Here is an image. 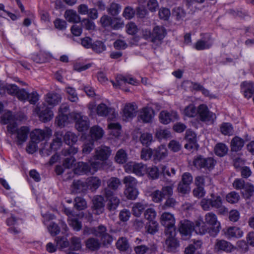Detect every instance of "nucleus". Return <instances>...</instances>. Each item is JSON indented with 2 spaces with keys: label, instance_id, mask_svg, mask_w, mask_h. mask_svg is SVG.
<instances>
[{
  "label": "nucleus",
  "instance_id": "51",
  "mask_svg": "<svg viewBox=\"0 0 254 254\" xmlns=\"http://www.w3.org/2000/svg\"><path fill=\"white\" fill-rule=\"evenodd\" d=\"M65 91L68 94V98L71 102H75L78 100L75 90L73 88L67 87L65 88Z\"/></svg>",
  "mask_w": 254,
  "mask_h": 254
},
{
  "label": "nucleus",
  "instance_id": "1",
  "mask_svg": "<svg viewBox=\"0 0 254 254\" xmlns=\"http://www.w3.org/2000/svg\"><path fill=\"white\" fill-rule=\"evenodd\" d=\"M221 229L220 223L217 216L213 212L207 213L204 218H199L196 221V233L204 235L208 233L210 236L215 237L219 232Z\"/></svg>",
  "mask_w": 254,
  "mask_h": 254
},
{
  "label": "nucleus",
  "instance_id": "36",
  "mask_svg": "<svg viewBox=\"0 0 254 254\" xmlns=\"http://www.w3.org/2000/svg\"><path fill=\"white\" fill-rule=\"evenodd\" d=\"M85 245L91 251H95L99 249L100 243L97 239L90 238L86 240Z\"/></svg>",
  "mask_w": 254,
  "mask_h": 254
},
{
  "label": "nucleus",
  "instance_id": "59",
  "mask_svg": "<svg viewBox=\"0 0 254 254\" xmlns=\"http://www.w3.org/2000/svg\"><path fill=\"white\" fill-rule=\"evenodd\" d=\"M93 140L86 141L83 145L82 152L84 154H89L93 150L94 145Z\"/></svg>",
  "mask_w": 254,
  "mask_h": 254
},
{
  "label": "nucleus",
  "instance_id": "64",
  "mask_svg": "<svg viewBox=\"0 0 254 254\" xmlns=\"http://www.w3.org/2000/svg\"><path fill=\"white\" fill-rule=\"evenodd\" d=\"M240 198L239 194L235 191L228 193L226 196V200L231 203H235L238 201Z\"/></svg>",
  "mask_w": 254,
  "mask_h": 254
},
{
  "label": "nucleus",
  "instance_id": "50",
  "mask_svg": "<svg viewBox=\"0 0 254 254\" xmlns=\"http://www.w3.org/2000/svg\"><path fill=\"white\" fill-rule=\"evenodd\" d=\"M167 155V151L164 146L161 145L156 150L155 157L157 159H162Z\"/></svg>",
  "mask_w": 254,
  "mask_h": 254
},
{
  "label": "nucleus",
  "instance_id": "63",
  "mask_svg": "<svg viewBox=\"0 0 254 254\" xmlns=\"http://www.w3.org/2000/svg\"><path fill=\"white\" fill-rule=\"evenodd\" d=\"M144 215L146 219L152 221L155 219L156 213L154 209L148 208L145 211Z\"/></svg>",
  "mask_w": 254,
  "mask_h": 254
},
{
  "label": "nucleus",
  "instance_id": "17",
  "mask_svg": "<svg viewBox=\"0 0 254 254\" xmlns=\"http://www.w3.org/2000/svg\"><path fill=\"white\" fill-rule=\"evenodd\" d=\"M110 153L111 150L109 147L106 146H101L96 149L94 159L95 160L104 161L108 158Z\"/></svg>",
  "mask_w": 254,
  "mask_h": 254
},
{
  "label": "nucleus",
  "instance_id": "57",
  "mask_svg": "<svg viewBox=\"0 0 254 254\" xmlns=\"http://www.w3.org/2000/svg\"><path fill=\"white\" fill-rule=\"evenodd\" d=\"M74 207L78 210H83L86 207L85 200L80 197H76L75 199Z\"/></svg>",
  "mask_w": 254,
  "mask_h": 254
},
{
  "label": "nucleus",
  "instance_id": "4",
  "mask_svg": "<svg viewBox=\"0 0 254 254\" xmlns=\"http://www.w3.org/2000/svg\"><path fill=\"white\" fill-rule=\"evenodd\" d=\"M178 229L182 238L184 240H189L192 231L196 232V222L194 225L192 222L188 220H182L180 222Z\"/></svg>",
  "mask_w": 254,
  "mask_h": 254
},
{
  "label": "nucleus",
  "instance_id": "45",
  "mask_svg": "<svg viewBox=\"0 0 254 254\" xmlns=\"http://www.w3.org/2000/svg\"><path fill=\"white\" fill-rule=\"evenodd\" d=\"M77 138L76 134L71 131H67L64 135V140L67 144L75 143Z\"/></svg>",
  "mask_w": 254,
  "mask_h": 254
},
{
  "label": "nucleus",
  "instance_id": "60",
  "mask_svg": "<svg viewBox=\"0 0 254 254\" xmlns=\"http://www.w3.org/2000/svg\"><path fill=\"white\" fill-rule=\"evenodd\" d=\"M135 14V11L132 7L130 6H127L125 8L123 16L126 19H130L132 18Z\"/></svg>",
  "mask_w": 254,
  "mask_h": 254
},
{
  "label": "nucleus",
  "instance_id": "7",
  "mask_svg": "<svg viewBox=\"0 0 254 254\" xmlns=\"http://www.w3.org/2000/svg\"><path fill=\"white\" fill-rule=\"evenodd\" d=\"M193 165L198 169H212L215 164V161L212 158H205L201 156H197L193 159Z\"/></svg>",
  "mask_w": 254,
  "mask_h": 254
},
{
  "label": "nucleus",
  "instance_id": "56",
  "mask_svg": "<svg viewBox=\"0 0 254 254\" xmlns=\"http://www.w3.org/2000/svg\"><path fill=\"white\" fill-rule=\"evenodd\" d=\"M100 21L103 27H107L111 26L114 21L111 17L107 15H104L101 17Z\"/></svg>",
  "mask_w": 254,
  "mask_h": 254
},
{
  "label": "nucleus",
  "instance_id": "48",
  "mask_svg": "<svg viewBox=\"0 0 254 254\" xmlns=\"http://www.w3.org/2000/svg\"><path fill=\"white\" fill-rule=\"evenodd\" d=\"M117 248L122 251H126L129 247L127 239L122 237L120 238L116 243Z\"/></svg>",
  "mask_w": 254,
  "mask_h": 254
},
{
  "label": "nucleus",
  "instance_id": "21",
  "mask_svg": "<svg viewBox=\"0 0 254 254\" xmlns=\"http://www.w3.org/2000/svg\"><path fill=\"white\" fill-rule=\"evenodd\" d=\"M61 100L60 95L55 92H50L46 94L44 103L53 108L56 106L61 101Z\"/></svg>",
  "mask_w": 254,
  "mask_h": 254
},
{
  "label": "nucleus",
  "instance_id": "32",
  "mask_svg": "<svg viewBox=\"0 0 254 254\" xmlns=\"http://www.w3.org/2000/svg\"><path fill=\"white\" fill-rule=\"evenodd\" d=\"M244 141L238 136L234 137L231 142V150L237 152L240 150L243 147Z\"/></svg>",
  "mask_w": 254,
  "mask_h": 254
},
{
  "label": "nucleus",
  "instance_id": "19",
  "mask_svg": "<svg viewBox=\"0 0 254 254\" xmlns=\"http://www.w3.org/2000/svg\"><path fill=\"white\" fill-rule=\"evenodd\" d=\"M167 34L165 28L162 26H156L152 31L153 38L151 42L159 43L165 37Z\"/></svg>",
  "mask_w": 254,
  "mask_h": 254
},
{
  "label": "nucleus",
  "instance_id": "11",
  "mask_svg": "<svg viewBox=\"0 0 254 254\" xmlns=\"http://www.w3.org/2000/svg\"><path fill=\"white\" fill-rule=\"evenodd\" d=\"M0 123L4 125L8 124L7 129L9 132L12 134L15 132L17 125L12 112L8 111L5 113L1 117Z\"/></svg>",
  "mask_w": 254,
  "mask_h": 254
},
{
  "label": "nucleus",
  "instance_id": "12",
  "mask_svg": "<svg viewBox=\"0 0 254 254\" xmlns=\"http://www.w3.org/2000/svg\"><path fill=\"white\" fill-rule=\"evenodd\" d=\"M197 113L200 120L202 122H213L216 118L215 114L210 112L207 107L204 104L198 106Z\"/></svg>",
  "mask_w": 254,
  "mask_h": 254
},
{
  "label": "nucleus",
  "instance_id": "24",
  "mask_svg": "<svg viewBox=\"0 0 254 254\" xmlns=\"http://www.w3.org/2000/svg\"><path fill=\"white\" fill-rule=\"evenodd\" d=\"M225 236L228 239L232 238H240L243 235V232L237 227L228 228L224 232Z\"/></svg>",
  "mask_w": 254,
  "mask_h": 254
},
{
  "label": "nucleus",
  "instance_id": "42",
  "mask_svg": "<svg viewBox=\"0 0 254 254\" xmlns=\"http://www.w3.org/2000/svg\"><path fill=\"white\" fill-rule=\"evenodd\" d=\"M212 45V42L210 39L206 41L200 40L196 43L195 48L197 50H202L209 48Z\"/></svg>",
  "mask_w": 254,
  "mask_h": 254
},
{
  "label": "nucleus",
  "instance_id": "22",
  "mask_svg": "<svg viewBox=\"0 0 254 254\" xmlns=\"http://www.w3.org/2000/svg\"><path fill=\"white\" fill-rule=\"evenodd\" d=\"M29 131L30 129L27 127H21L19 129L16 127L15 132H16V137L19 144H22L27 140Z\"/></svg>",
  "mask_w": 254,
  "mask_h": 254
},
{
  "label": "nucleus",
  "instance_id": "9",
  "mask_svg": "<svg viewBox=\"0 0 254 254\" xmlns=\"http://www.w3.org/2000/svg\"><path fill=\"white\" fill-rule=\"evenodd\" d=\"M103 194L108 201L107 209L110 211L115 210L120 203V199L115 195L113 190H110L108 189H104Z\"/></svg>",
  "mask_w": 254,
  "mask_h": 254
},
{
  "label": "nucleus",
  "instance_id": "34",
  "mask_svg": "<svg viewBox=\"0 0 254 254\" xmlns=\"http://www.w3.org/2000/svg\"><path fill=\"white\" fill-rule=\"evenodd\" d=\"M94 235L107 240L108 242L111 241V237L106 233V229L104 226L100 225L97 229L94 228Z\"/></svg>",
  "mask_w": 254,
  "mask_h": 254
},
{
  "label": "nucleus",
  "instance_id": "40",
  "mask_svg": "<svg viewBox=\"0 0 254 254\" xmlns=\"http://www.w3.org/2000/svg\"><path fill=\"white\" fill-rule=\"evenodd\" d=\"M220 131L224 135H231L234 132L233 127L230 123H223L220 126Z\"/></svg>",
  "mask_w": 254,
  "mask_h": 254
},
{
  "label": "nucleus",
  "instance_id": "49",
  "mask_svg": "<svg viewBox=\"0 0 254 254\" xmlns=\"http://www.w3.org/2000/svg\"><path fill=\"white\" fill-rule=\"evenodd\" d=\"M138 190L136 188L125 189V194L127 197L129 199H135L138 195Z\"/></svg>",
  "mask_w": 254,
  "mask_h": 254
},
{
  "label": "nucleus",
  "instance_id": "58",
  "mask_svg": "<svg viewBox=\"0 0 254 254\" xmlns=\"http://www.w3.org/2000/svg\"><path fill=\"white\" fill-rule=\"evenodd\" d=\"M71 247L75 251H78L81 248L82 244L79 237H72L70 239Z\"/></svg>",
  "mask_w": 254,
  "mask_h": 254
},
{
  "label": "nucleus",
  "instance_id": "10",
  "mask_svg": "<svg viewBox=\"0 0 254 254\" xmlns=\"http://www.w3.org/2000/svg\"><path fill=\"white\" fill-rule=\"evenodd\" d=\"M175 219L174 215L169 212H164L160 217L161 224L166 227L165 233L176 231Z\"/></svg>",
  "mask_w": 254,
  "mask_h": 254
},
{
  "label": "nucleus",
  "instance_id": "28",
  "mask_svg": "<svg viewBox=\"0 0 254 254\" xmlns=\"http://www.w3.org/2000/svg\"><path fill=\"white\" fill-rule=\"evenodd\" d=\"M72 191L75 193H81L85 191L88 189L86 182L74 180L72 184Z\"/></svg>",
  "mask_w": 254,
  "mask_h": 254
},
{
  "label": "nucleus",
  "instance_id": "62",
  "mask_svg": "<svg viewBox=\"0 0 254 254\" xmlns=\"http://www.w3.org/2000/svg\"><path fill=\"white\" fill-rule=\"evenodd\" d=\"M126 27L127 33L130 35L135 34L138 30V29L136 24L132 22L127 23L126 25Z\"/></svg>",
  "mask_w": 254,
  "mask_h": 254
},
{
  "label": "nucleus",
  "instance_id": "29",
  "mask_svg": "<svg viewBox=\"0 0 254 254\" xmlns=\"http://www.w3.org/2000/svg\"><path fill=\"white\" fill-rule=\"evenodd\" d=\"M86 184L87 189L93 191L96 190L101 186V181L97 177H90L87 179Z\"/></svg>",
  "mask_w": 254,
  "mask_h": 254
},
{
  "label": "nucleus",
  "instance_id": "55",
  "mask_svg": "<svg viewBox=\"0 0 254 254\" xmlns=\"http://www.w3.org/2000/svg\"><path fill=\"white\" fill-rule=\"evenodd\" d=\"M127 77L124 76L121 74H119L116 76V82L113 81H112L111 82H112L114 86L117 87L126 84L127 81Z\"/></svg>",
  "mask_w": 254,
  "mask_h": 254
},
{
  "label": "nucleus",
  "instance_id": "39",
  "mask_svg": "<svg viewBox=\"0 0 254 254\" xmlns=\"http://www.w3.org/2000/svg\"><path fill=\"white\" fill-rule=\"evenodd\" d=\"M215 154L219 156L222 157L226 155L228 151L227 146L223 143H217L215 147Z\"/></svg>",
  "mask_w": 254,
  "mask_h": 254
},
{
  "label": "nucleus",
  "instance_id": "52",
  "mask_svg": "<svg viewBox=\"0 0 254 254\" xmlns=\"http://www.w3.org/2000/svg\"><path fill=\"white\" fill-rule=\"evenodd\" d=\"M171 133L169 130L159 128L156 130L155 135L159 139L167 138L170 136Z\"/></svg>",
  "mask_w": 254,
  "mask_h": 254
},
{
  "label": "nucleus",
  "instance_id": "46",
  "mask_svg": "<svg viewBox=\"0 0 254 254\" xmlns=\"http://www.w3.org/2000/svg\"><path fill=\"white\" fill-rule=\"evenodd\" d=\"M146 206L141 203H135L132 208L133 214L136 217H139Z\"/></svg>",
  "mask_w": 254,
  "mask_h": 254
},
{
  "label": "nucleus",
  "instance_id": "47",
  "mask_svg": "<svg viewBox=\"0 0 254 254\" xmlns=\"http://www.w3.org/2000/svg\"><path fill=\"white\" fill-rule=\"evenodd\" d=\"M184 114L188 117H194L197 114V110L194 105L190 104L185 108Z\"/></svg>",
  "mask_w": 254,
  "mask_h": 254
},
{
  "label": "nucleus",
  "instance_id": "27",
  "mask_svg": "<svg viewBox=\"0 0 254 254\" xmlns=\"http://www.w3.org/2000/svg\"><path fill=\"white\" fill-rule=\"evenodd\" d=\"M185 138L189 142L185 145L186 148H192L196 146V137L193 131L187 130L186 132Z\"/></svg>",
  "mask_w": 254,
  "mask_h": 254
},
{
  "label": "nucleus",
  "instance_id": "25",
  "mask_svg": "<svg viewBox=\"0 0 254 254\" xmlns=\"http://www.w3.org/2000/svg\"><path fill=\"white\" fill-rule=\"evenodd\" d=\"M93 208L96 214L102 213L104 209V198L101 196H96L93 199Z\"/></svg>",
  "mask_w": 254,
  "mask_h": 254
},
{
  "label": "nucleus",
  "instance_id": "38",
  "mask_svg": "<svg viewBox=\"0 0 254 254\" xmlns=\"http://www.w3.org/2000/svg\"><path fill=\"white\" fill-rule=\"evenodd\" d=\"M186 11L180 6L174 8L172 11L173 16L178 21L183 20L186 15Z\"/></svg>",
  "mask_w": 254,
  "mask_h": 254
},
{
  "label": "nucleus",
  "instance_id": "18",
  "mask_svg": "<svg viewBox=\"0 0 254 254\" xmlns=\"http://www.w3.org/2000/svg\"><path fill=\"white\" fill-rule=\"evenodd\" d=\"M137 107L135 103H126L122 109L123 117L126 119H131L136 115Z\"/></svg>",
  "mask_w": 254,
  "mask_h": 254
},
{
  "label": "nucleus",
  "instance_id": "3",
  "mask_svg": "<svg viewBox=\"0 0 254 254\" xmlns=\"http://www.w3.org/2000/svg\"><path fill=\"white\" fill-rule=\"evenodd\" d=\"M135 243L136 246L134 248V251L136 254H155L157 252V245L154 243L145 245L142 244V240L141 239L136 238Z\"/></svg>",
  "mask_w": 254,
  "mask_h": 254
},
{
  "label": "nucleus",
  "instance_id": "26",
  "mask_svg": "<svg viewBox=\"0 0 254 254\" xmlns=\"http://www.w3.org/2000/svg\"><path fill=\"white\" fill-rule=\"evenodd\" d=\"M84 215L81 213L76 214L75 215H70L68 220L69 225L75 231H78L81 230L82 228V224L79 221L77 217H83Z\"/></svg>",
  "mask_w": 254,
  "mask_h": 254
},
{
  "label": "nucleus",
  "instance_id": "31",
  "mask_svg": "<svg viewBox=\"0 0 254 254\" xmlns=\"http://www.w3.org/2000/svg\"><path fill=\"white\" fill-rule=\"evenodd\" d=\"M90 133L91 137V140L94 141L95 140H97L101 138L104 132L101 127L97 126H95L91 128Z\"/></svg>",
  "mask_w": 254,
  "mask_h": 254
},
{
  "label": "nucleus",
  "instance_id": "16",
  "mask_svg": "<svg viewBox=\"0 0 254 254\" xmlns=\"http://www.w3.org/2000/svg\"><path fill=\"white\" fill-rule=\"evenodd\" d=\"M232 249L233 246L231 244L223 239H216L214 245V251L217 253L230 252Z\"/></svg>",
  "mask_w": 254,
  "mask_h": 254
},
{
  "label": "nucleus",
  "instance_id": "43",
  "mask_svg": "<svg viewBox=\"0 0 254 254\" xmlns=\"http://www.w3.org/2000/svg\"><path fill=\"white\" fill-rule=\"evenodd\" d=\"M121 6L119 3L113 2L107 8V11L112 16L118 15L121 11Z\"/></svg>",
  "mask_w": 254,
  "mask_h": 254
},
{
  "label": "nucleus",
  "instance_id": "20",
  "mask_svg": "<svg viewBox=\"0 0 254 254\" xmlns=\"http://www.w3.org/2000/svg\"><path fill=\"white\" fill-rule=\"evenodd\" d=\"M211 207L219 209L220 213H222L228 211V209L222 205V198L218 195L211 193L210 194Z\"/></svg>",
  "mask_w": 254,
  "mask_h": 254
},
{
  "label": "nucleus",
  "instance_id": "2",
  "mask_svg": "<svg viewBox=\"0 0 254 254\" xmlns=\"http://www.w3.org/2000/svg\"><path fill=\"white\" fill-rule=\"evenodd\" d=\"M52 108L48 107L45 103L37 105L34 109L33 112L39 117L40 121L43 122H48L51 120L54 114L51 110Z\"/></svg>",
  "mask_w": 254,
  "mask_h": 254
},
{
  "label": "nucleus",
  "instance_id": "53",
  "mask_svg": "<svg viewBox=\"0 0 254 254\" xmlns=\"http://www.w3.org/2000/svg\"><path fill=\"white\" fill-rule=\"evenodd\" d=\"M92 49L95 52L101 53L106 50V46L102 42L97 41L92 44Z\"/></svg>",
  "mask_w": 254,
  "mask_h": 254
},
{
  "label": "nucleus",
  "instance_id": "5",
  "mask_svg": "<svg viewBox=\"0 0 254 254\" xmlns=\"http://www.w3.org/2000/svg\"><path fill=\"white\" fill-rule=\"evenodd\" d=\"M99 167V163L96 161H90L89 163L80 162L77 163L74 169L75 174H94L96 172Z\"/></svg>",
  "mask_w": 254,
  "mask_h": 254
},
{
  "label": "nucleus",
  "instance_id": "54",
  "mask_svg": "<svg viewBox=\"0 0 254 254\" xmlns=\"http://www.w3.org/2000/svg\"><path fill=\"white\" fill-rule=\"evenodd\" d=\"M127 159V154L124 150L120 149L117 152L115 159L118 163L123 164L126 162Z\"/></svg>",
  "mask_w": 254,
  "mask_h": 254
},
{
  "label": "nucleus",
  "instance_id": "14",
  "mask_svg": "<svg viewBox=\"0 0 254 254\" xmlns=\"http://www.w3.org/2000/svg\"><path fill=\"white\" fill-rule=\"evenodd\" d=\"M96 111L97 114L101 117H106L108 114H110L111 117L109 118L111 120L116 118L118 116L114 109L109 108L104 103L99 104L96 108Z\"/></svg>",
  "mask_w": 254,
  "mask_h": 254
},
{
  "label": "nucleus",
  "instance_id": "13",
  "mask_svg": "<svg viewBox=\"0 0 254 254\" xmlns=\"http://www.w3.org/2000/svg\"><path fill=\"white\" fill-rule=\"evenodd\" d=\"M52 134V130L49 128L44 129H35L31 133V139L38 142L47 138H49Z\"/></svg>",
  "mask_w": 254,
  "mask_h": 254
},
{
  "label": "nucleus",
  "instance_id": "30",
  "mask_svg": "<svg viewBox=\"0 0 254 254\" xmlns=\"http://www.w3.org/2000/svg\"><path fill=\"white\" fill-rule=\"evenodd\" d=\"M132 171L138 176H143L147 172V167L141 163H135L130 166Z\"/></svg>",
  "mask_w": 254,
  "mask_h": 254
},
{
  "label": "nucleus",
  "instance_id": "37",
  "mask_svg": "<svg viewBox=\"0 0 254 254\" xmlns=\"http://www.w3.org/2000/svg\"><path fill=\"white\" fill-rule=\"evenodd\" d=\"M123 182L125 185V189L136 188L137 181L135 178L131 176L125 177Z\"/></svg>",
  "mask_w": 254,
  "mask_h": 254
},
{
  "label": "nucleus",
  "instance_id": "61",
  "mask_svg": "<svg viewBox=\"0 0 254 254\" xmlns=\"http://www.w3.org/2000/svg\"><path fill=\"white\" fill-rule=\"evenodd\" d=\"M158 15L161 19L167 20L171 15V12L169 9L161 7L159 10Z\"/></svg>",
  "mask_w": 254,
  "mask_h": 254
},
{
  "label": "nucleus",
  "instance_id": "8",
  "mask_svg": "<svg viewBox=\"0 0 254 254\" xmlns=\"http://www.w3.org/2000/svg\"><path fill=\"white\" fill-rule=\"evenodd\" d=\"M166 236L165 247L168 252L175 253L180 246L179 242L176 238V231H171L165 233Z\"/></svg>",
  "mask_w": 254,
  "mask_h": 254
},
{
  "label": "nucleus",
  "instance_id": "44",
  "mask_svg": "<svg viewBox=\"0 0 254 254\" xmlns=\"http://www.w3.org/2000/svg\"><path fill=\"white\" fill-rule=\"evenodd\" d=\"M141 143L146 146H149L153 141L152 134L148 132H144L141 134L140 137Z\"/></svg>",
  "mask_w": 254,
  "mask_h": 254
},
{
  "label": "nucleus",
  "instance_id": "23",
  "mask_svg": "<svg viewBox=\"0 0 254 254\" xmlns=\"http://www.w3.org/2000/svg\"><path fill=\"white\" fill-rule=\"evenodd\" d=\"M139 117L143 122L150 123L153 117V110L150 108H144L140 111Z\"/></svg>",
  "mask_w": 254,
  "mask_h": 254
},
{
  "label": "nucleus",
  "instance_id": "6",
  "mask_svg": "<svg viewBox=\"0 0 254 254\" xmlns=\"http://www.w3.org/2000/svg\"><path fill=\"white\" fill-rule=\"evenodd\" d=\"M70 116L75 121V127L79 131H85L89 127V121L87 117L80 113L72 112Z\"/></svg>",
  "mask_w": 254,
  "mask_h": 254
},
{
  "label": "nucleus",
  "instance_id": "35",
  "mask_svg": "<svg viewBox=\"0 0 254 254\" xmlns=\"http://www.w3.org/2000/svg\"><path fill=\"white\" fill-rule=\"evenodd\" d=\"M65 18L70 22L77 23L80 21V17L75 11L67 10L64 13Z\"/></svg>",
  "mask_w": 254,
  "mask_h": 254
},
{
  "label": "nucleus",
  "instance_id": "15",
  "mask_svg": "<svg viewBox=\"0 0 254 254\" xmlns=\"http://www.w3.org/2000/svg\"><path fill=\"white\" fill-rule=\"evenodd\" d=\"M159 118L161 123L167 125L171 122H174L178 119L179 117L177 113L175 111H162L159 114Z\"/></svg>",
  "mask_w": 254,
  "mask_h": 254
},
{
  "label": "nucleus",
  "instance_id": "33",
  "mask_svg": "<svg viewBox=\"0 0 254 254\" xmlns=\"http://www.w3.org/2000/svg\"><path fill=\"white\" fill-rule=\"evenodd\" d=\"M107 187L105 189H108L110 190H113L114 192L121 185V182L119 178L112 177L107 181Z\"/></svg>",
  "mask_w": 254,
  "mask_h": 254
},
{
  "label": "nucleus",
  "instance_id": "41",
  "mask_svg": "<svg viewBox=\"0 0 254 254\" xmlns=\"http://www.w3.org/2000/svg\"><path fill=\"white\" fill-rule=\"evenodd\" d=\"M178 204V201L172 196L168 197L162 206L163 210L174 208Z\"/></svg>",
  "mask_w": 254,
  "mask_h": 254
}]
</instances>
